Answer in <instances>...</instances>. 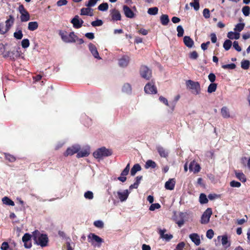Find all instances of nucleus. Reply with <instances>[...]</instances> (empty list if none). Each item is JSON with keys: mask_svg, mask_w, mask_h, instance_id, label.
<instances>
[{"mask_svg": "<svg viewBox=\"0 0 250 250\" xmlns=\"http://www.w3.org/2000/svg\"><path fill=\"white\" fill-rule=\"evenodd\" d=\"M32 236L35 244L42 248L46 247L48 245V237L46 234H42L36 230L33 232Z\"/></svg>", "mask_w": 250, "mask_h": 250, "instance_id": "f257e3e1", "label": "nucleus"}, {"mask_svg": "<svg viewBox=\"0 0 250 250\" xmlns=\"http://www.w3.org/2000/svg\"><path fill=\"white\" fill-rule=\"evenodd\" d=\"M113 154L111 149L107 148L104 146L97 149L93 153L94 158L99 160L103 159L104 157L110 156Z\"/></svg>", "mask_w": 250, "mask_h": 250, "instance_id": "f03ea898", "label": "nucleus"}, {"mask_svg": "<svg viewBox=\"0 0 250 250\" xmlns=\"http://www.w3.org/2000/svg\"><path fill=\"white\" fill-rule=\"evenodd\" d=\"M59 34L61 36L62 40L66 43L75 42L78 38V37L73 32L67 34L66 31L60 30Z\"/></svg>", "mask_w": 250, "mask_h": 250, "instance_id": "7ed1b4c3", "label": "nucleus"}, {"mask_svg": "<svg viewBox=\"0 0 250 250\" xmlns=\"http://www.w3.org/2000/svg\"><path fill=\"white\" fill-rule=\"evenodd\" d=\"M186 83L188 87L191 90V92L193 94L198 95L200 93V85L198 82H196L191 80H188L187 82Z\"/></svg>", "mask_w": 250, "mask_h": 250, "instance_id": "20e7f679", "label": "nucleus"}, {"mask_svg": "<svg viewBox=\"0 0 250 250\" xmlns=\"http://www.w3.org/2000/svg\"><path fill=\"white\" fill-rule=\"evenodd\" d=\"M18 11L21 14L20 19L21 22H26L30 20V15L23 5L21 4L19 6Z\"/></svg>", "mask_w": 250, "mask_h": 250, "instance_id": "39448f33", "label": "nucleus"}, {"mask_svg": "<svg viewBox=\"0 0 250 250\" xmlns=\"http://www.w3.org/2000/svg\"><path fill=\"white\" fill-rule=\"evenodd\" d=\"M212 214V210L211 208H208L201 216V223L207 224L209 222L210 218Z\"/></svg>", "mask_w": 250, "mask_h": 250, "instance_id": "423d86ee", "label": "nucleus"}, {"mask_svg": "<svg viewBox=\"0 0 250 250\" xmlns=\"http://www.w3.org/2000/svg\"><path fill=\"white\" fill-rule=\"evenodd\" d=\"M140 74L143 78H150L152 77V71L146 65H142L140 69Z\"/></svg>", "mask_w": 250, "mask_h": 250, "instance_id": "0eeeda50", "label": "nucleus"}, {"mask_svg": "<svg viewBox=\"0 0 250 250\" xmlns=\"http://www.w3.org/2000/svg\"><path fill=\"white\" fill-rule=\"evenodd\" d=\"M88 238L89 240L91 239V242L93 245H94V241L97 242L98 244V247H100L101 244L104 242V240L102 238L94 233H90L88 235ZM89 242H90V241H89Z\"/></svg>", "mask_w": 250, "mask_h": 250, "instance_id": "6e6552de", "label": "nucleus"}, {"mask_svg": "<svg viewBox=\"0 0 250 250\" xmlns=\"http://www.w3.org/2000/svg\"><path fill=\"white\" fill-rule=\"evenodd\" d=\"M88 49H89L90 53L92 55V56L95 59H97L98 60H101L102 59L101 57L99 55V52H98V51L97 50V47H96V46L94 44H93L92 43H89V44H88Z\"/></svg>", "mask_w": 250, "mask_h": 250, "instance_id": "1a4fd4ad", "label": "nucleus"}, {"mask_svg": "<svg viewBox=\"0 0 250 250\" xmlns=\"http://www.w3.org/2000/svg\"><path fill=\"white\" fill-rule=\"evenodd\" d=\"M71 22L75 28L78 29L82 26L83 21L80 18L79 16L76 15L71 20Z\"/></svg>", "mask_w": 250, "mask_h": 250, "instance_id": "9d476101", "label": "nucleus"}, {"mask_svg": "<svg viewBox=\"0 0 250 250\" xmlns=\"http://www.w3.org/2000/svg\"><path fill=\"white\" fill-rule=\"evenodd\" d=\"M146 93L147 94H156L157 90L156 86L151 83L146 84L144 88Z\"/></svg>", "mask_w": 250, "mask_h": 250, "instance_id": "9b49d317", "label": "nucleus"}, {"mask_svg": "<svg viewBox=\"0 0 250 250\" xmlns=\"http://www.w3.org/2000/svg\"><path fill=\"white\" fill-rule=\"evenodd\" d=\"M79 150V146H72V147L67 148V149L66 150V151H65V153H64V155L65 156H68L69 155H73L74 154L78 153Z\"/></svg>", "mask_w": 250, "mask_h": 250, "instance_id": "f8f14e48", "label": "nucleus"}, {"mask_svg": "<svg viewBox=\"0 0 250 250\" xmlns=\"http://www.w3.org/2000/svg\"><path fill=\"white\" fill-rule=\"evenodd\" d=\"M31 235L28 233H25L22 237V241L24 243V247L26 249H30L32 245L31 243L29 242Z\"/></svg>", "mask_w": 250, "mask_h": 250, "instance_id": "ddd939ff", "label": "nucleus"}, {"mask_svg": "<svg viewBox=\"0 0 250 250\" xmlns=\"http://www.w3.org/2000/svg\"><path fill=\"white\" fill-rule=\"evenodd\" d=\"M130 58L127 56H124L119 59L118 64L120 67H125L129 62Z\"/></svg>", "mask_w": 250, "mask_h": 250, "instance_id": "4468645a", "label": "nucleus"}, {"mask_svg": "<svg viewBox=\"0 0 250 250\" xmlns=\"http://www.w3.org/2000/svg\"><path fill=\"white\" fill-rule=\"evenodd\" d=\"M220 238H221L222 245L225 249H227L230 246L231 243L229 241L228 237L227 235H224L222 236H219L218 237V239H220Z\"/></svg>", "mask_w": 250, "mask_h": 250, "instance_id": "2eb2a0df", "label": "nucleus"}, {"mask_svg": "<svg viewBox=\"0 0 250 250\" xmlns=\"http://www.w3.org/2000/svg\"><path fill=\"white\" fill-rule=\"evenodd\" d=\"M176 181L174 179H170L165 184V188L167 189L172 190L174 189Z\"/></svg>", "mask_w": 250, "mask_h": 250, "instance_id": "dca6fc26", "label": "nucleus"}, {"mask_svg": "<svg viewBox=\"0 0 250 250\" xmlns=\"http://www.w3.org/2000/svg\"><path fill=\"white\" fill-rule=\"evenodd\" d=\"M189 169L191 171H194L195 173H197L200 171L201 167L200 165L194 161H192L190 163Z\"/></svg>", "mask_w": 250, "mask_h": 250, "instance_id": "f3484780", "label": "nucleus"}, {"mask_svg": "<svg viewBox=\"0 0 250 250\" xmlns=\"http://www.w3.org/2000/svg\"><path fill=\"white\" fill-rule=\"evenodd\" d=\"M123 11L125 16L128 18H133L134 14L131 9L126 5H124Z\"/></svg>", "mask_w": 250, "mask_h": 250, "instance_id": "a211bd4d", "label": "nucleus"}, {"mask_svg": "<svg viewBox=\"0 0 250 250\" xmlns=\"http://www.w3.org/2000/svg\"><path fill=\"white\" fill-rule=\"evenodd\" d=\"M157 150L161 157L167 158L168 156L169 153L165 148L161 146L157 147Z\"/></svg>", "mask_w": 250, "mask_h": 250, "instance_id": "6ab92c4d", "label": "nucleus"}, {"mask_svg": "<svg viewBox=\"0 0 250 250\" xmlns=\"http://www.w3.org/2000/svg\"><path fill=\"white\" fill-rule=\"evenodd\" d=\"M189 238L191 241L196 246H199L201 244V240L199 235L197 233H192L189 235Z\"/></svg>", "mask_w": 250, "mask_h": 250, "instance_id": "aec40b11", "label": "nucleus"}, {"mask_svg": "<svg viewBox=\"0 0 250 250\" xmlns=\"http://www.w3.org/2000/svg\"><path fill=\"white\" fill-rule=\"evenodd\" d=\"M129 192L127 189L124 191L123 192H118V195L119 198L121 202H124L128 198Z\"/></svg>", "mask_w": 250, "mask_h": 250, "instance_id": "412c9836", "label": "nucleus"}, {"mask_svg": "<svg viewBox=\"0 0 250 250\" xmlns=\"http://www.w3.org/2000/svg\"><path fill=\"white\" fill-rule=\"evenodd\" d=\"M166 231L165 229L163 230L161 229L159 231V234L162 238L165 239L167 241H169L172 239L173 235L171 234H165Z\"/></svg>", "mask_w": 250, "mask_h": 250, "instance_id": "4be33fe9", "label": "nucleus"}, {"mask_svg": "<svg viewBox=\"0 0 250 250\" xmlns=\"http://www.w3.org/2000/svg\"><path fill=\"white\" fill-rule=\"evenodd\" d=\"M90 7H87L82 8L81 10V15L92 16L93 15V10Z\"/></svg>", "mask_w": 250, "mask_h": 250, "instance_id": "5701e85b", "label": "nucleus"}, {"mask_svg": "<svg viewBox=\"0 0 250 250\" xmlns=\"http://www.w3.org/2000/svg\"><path fill=\"white\" fill-rule=\"evenodd\" d=\"M221 113L224 118H229L230 117L229 109L227 106H223L221 110Z\"/></svg>", "mask_w": 250, "mask_h": 250, "instance_id": "b1692460", "label": "nucleus"}, {"mask_svg": "<svg viewBox=\"0 0 250 250\" xmlns=\"http://www.w3.org/2000/svg\"><path fill=\"white\" fill-rule=\"evenodd\" d=\"M112 19L113 21H120L121 19V16L119 11L113 9L111 12Z\"/></svg>", "mask_w": 250, "mask_h": 250, "instance_id": "393cba45", "label": "nucleus"}, {"mask_svg": "<svg viewBox=\"0 0 250 250\" xmlns=\"http://www.w3.org/2000/svg\"><path fill=\"white\" fill-rule=\"evenodd\" d=\"M216 79H209L210 82L212 83H210L208 88V92L209 93L215 92L217 88V84L214 83Z\"/></svg>", "mask_w": 250, "mask_h": 250, "instance_id": "a878e982", "label": "nucleus"}, {"mask_svg": "<svg viewBox=\"0 0 250 250\" xmlns=\"http://www.w3.org/2000/svg\"><path fill=\"white\" fill-rule=\"evenodd\" d=\"M184 42L189 48L192 47L194 43L193 41L188 36L184 37Z\"/></svg>", "mask_w": 250, "mask_h": 250, "instance_id": "bb28decb", "label": "nucleus"}, {"mask_svg": "<svg viewBox=\"0 0 250 250\" xmlns=\"http://www.w3.org/2000/svg\"><path fill=\"white\" fill-rule=\"evenodd\" d=\"M235 175L236 177L240 181H241L243 183H245L247 181V178L245 175V174L243 172H238L237 171H235Z\"/></svg>", "mask_w": 250, "mask_h": 250, "instance_id": "cd10ccee", "label": "nucleus"}, {"mask_svg": "<svg viewBox=\"0 0 250 250\" xmlns=\"http://www.w3.org/2000/svg\"><path fill=\"white\" fill-rule=\"evenodd\" d=\"M141 169H142V167L139 164H137L134 165V166L133 167L131 168V172H130L131 175L132 176L135 175L136 173L138 171H141Z\"/></svg>", "mask_w": 250, "mask_h": 250, "instance_id": "c85d7f7f", "label": "nucleus"}, {"mask_svg": "<svg viewBox=\"0 0 250 250\" xmlns=\"http://www.w3.org/2000/svg\"><path fill=\"white\" fill-rule=\"evenodd\" d=\"M89 154V151L87 149L81 151L79 150L77 153V155H76V157L78 158L85 157L88 156Z\"/></svg>", "mask_w": 250, "mask_h": 250, "instance_id": "c756f323", "label": "nucleus"}, {"mask_svg": "<svg viewBox=\"0 0 250 250\" xmlns=\"http://www.w3.org/2000/svg\"><path fill=\"white\" fill-rule=\"evenodd\" d=\"M227 37L228 38L231 40H237L240 38V34L239 33L230 31L228 33Z\"/></svg>", "mask_w": 250, "mask_h": 250, "instance_id": "7c9ffc66", "label": "nucleus"}, {"mask_svg": "<svg viewBox=\"0 0 250 250\" xmlns=\"http://www.w3.org/2000/svg\"><path fill=\"white\" fill-rule=\"evenodd\" d=\"M39 24L37 21H31L28 23V29L30 31H34L38 27Z\"/></svg>", "mask_w": 250, "mask_h": 250, "instance_id": "2f4dec72", "label": "nucleus"}, {"mask_svg": "<svg viewBox=\"0 0 250 250\" xmlns=\"http://www.w3.org/2000/svg\"><path fill=\"white\" fill-rule=\"evenodd\" d=\"M161 22L163 25H167L169 22V19L167 15H162L160 17Z\"/></svg>", "mask_w": 250, "mask_h": 250, "instance_id": "473e14b6", "label": "nucleus"}, {"mask_svg": "<svg viewBox=\"0 0 250 250\" xmlns=\"http://www.w3.org/2000/svg\"><path fill=\"white\" fill-rule=\"evenodd\" d=\"M156 167V163L151 160H149L147 161L145 165V168L146 169L149 168L150 167L152 168H155Z\"/></svg>", "mask_w": 250, "mask_h": 250, "instance_id": "72a5a7b5", "label": "nucleus"}, {"mask_svg": "<svg viewBox=\"0 0 250 250\" xmlns=\"http://www.w3.org/2000/svg\"><path fill=\"white\" fill-rule=\"evenodd\" d=\"M14 21V17L10 15L9 16V19H7L5 21V25L10 29L11 27L13 25Z\"/></svg>", "mask_w": 250, "mask_h": 250, "instance_id": "f704fd0d", "label": "nucleus"}, {"mask_svg": "<svg viewBox=\"0 0 250 250\" xmlns=\"http://www.w3.org/2000/svg\"><path fill=\"white\" fill-rule=\"evenodd\" d=\"M2 202L3 204H5L6 205L14 206L15 205L14 202L12 201L7 197H4L3 198H2Z\"/></svg>", "mask_w": 250, "mask_h": 250, "instance_id": "c9c22d12", "label": "nucleus"}, {"mask_svg": "<svg viewBox=\"0 0 250 250\" xmlns=\"http://www.w3.org/2000/svg\"><path fill=\"white\" fill-rule=\"evenodd\" d=\"M199 202L201 204H205L208 203V200L204 193H201L199 197Z\"/></svg>", "mask_w": 250, "mask_h": 250, "instance_id": "e433bc0d", "label": "nucleus"}, {"mask_svg": "<svg viewBox=\"0 0 250 250\" xmlns=\"http://www.w3.org/2000/svg\"><path fill=\"white\" fill-rule=\"evenodd\" d=\"M5 159L9 162L13 163L16 161V158L12 155L5 153L4 154Z\"/></svg>", "mask_w": 250, "mask_h": 250, "instance_id": "4c0bfd02", "label": "nucleus"}, {"mask_svg": "<svg viewBox=\"0 0 250 250\" xmlns=\"http://www.w3.org/2000/svg\"><path fill=\"white\" fill-rule=\"evenodd\" d=\"M158 13V8L156 7L149 8L147 10V13L150 15H156Z\"/></svg>", "mask_w": 250, "mask_h": 250, "instance_id": "58836bf2", "label": "nucleus"}, {"mask_svg": "<svg viewBox=\"0 0 250 250\" xmlns=\"http://www.w3.org/2000/svg\"><path fill=\"white\" fill-rule=\"evenodd\" d=\"M232 45V42L229 40H226L223 43V47L226 50H229Z\"/></svg>", "mask_w": 250, "mask_h": 250, "instance_id": "ea45409f", "label": "nucleus"}, {"mask_svg": "<svg viewBox=\"0 0 250 250\" xmlns=\"http://www.w3.org/2000/svg\"><path fill=\"white\" fill-rule=\"evenodd\" d=\"M98 8L100 11H105L108 8V4L106 2L103 3L99 5Z\"/></svg>", "mask_w": 250, "mask_h": 250, "instance_id": "a19ab883", "label": "nucleus"}, {"mask_svg": "<svg viewBox=\"0 0 250 250\" xmlns=\"http://www.w3.org/2000/svg\"><path fill=\"white\" fill-rule=\"evenodd\" d=\"M245 24L244 23H240L237 24L234 29L236 32H241L244 28Z\"/></svg>", "mask_w": 250, "mask_h": 250, "instance_id": "79ce46f5", "label": "nucleus"}, {"mask_svg": "<svg viewBox=\"0 0 250 250\" xmlns=\"http://www.w3.org/2000/svg\"><path fill=\"white\" fill-rule=\"evenodd\" d=\"M9 29L6 27L5 25L4 24H0V34H4L7 31H8Z\"/></svg>", "mask_w": 250, "mask_h": 250, "instance_id": "37998d69", "label": "nucleus"}, {"mask_svg": "<svg viewBox=\"0 0 250 250\" xmlns=\"http://www.w3.org/2000/svg\"><path fill=\"white\" fill-rule=\"evenodd\" d=\"M14 37L18 40H21L23 37V34L21 30H19L14 33Z\"/></svg>", "mask_w": 250, "mask_h": 250, "instance_id": "c03bdc74", "label": "nucleus"}, {"mask_svg": "<svg viewBox=\"0 0 250 250\" xmlns=\"http://www.w3.org/2000/svg\"><path fill=\"white\" fill-rule=\"evenodd\" d=\"M250 66V62L248 60H244L241 62V67L244 69H248Z\"/></svg>", "mask_w": 250, "mask_h": 250, "instance_id": "a18cd8bd", "label": "nucleus"}, {"mask_svg": "<svg viewBox=\"0 0 250 250\" xmlns=\"http://www.w3.org/2000/svg\"><path fill=\"white\" fill-rule=\"evenodd\" d=\"M177 31L178 32L177 36L179 37H182L184 35V30L181 25H178L177 27Z\"/></svg>", "mask_w": 250, "mask_h": 250, "instance_id": "49530a36", "label": "nucleus"}, {"mask_svg": "<svg viewBox=\"0 0 250 250\" xmlns=\"http://www.w3.org/2000/svg\"><path fill=\"white\" fill-rule=\"evenodd\" d=\"M84 197L87 199L92 200L94 198V195L92 191H88L84 193Z\"/></svg>", "mask_w": 250, "mask_h": 250, "instance_id": "de8ad7c7", "label": "nucleus"}, {"mask_svg": "<svg viewBox=\"0 0 250 250\" xmlns=\"http://www.w3.org/2000/svg\"><path fill=\"white\" fill-rule=\"evenodd\" d=\"M0 250H12V249L10 248L7 242H4L1 244Z\"/></svg>", "mask_w": 250, "mask_h": 250, "instance_id": "09e8293b", "label": "nucleus"}, {"mask_svg": "<svg viewBox=\"0 0 250 250\" xmlns=\"http://www.w3.org/2000/svg\"><path fill=\"white\" fill-rule=\"evenodd\" d=\"M30 45L29 41L27 39H24L21 41V46L23 48H26Z\"/></svg>", "mask_w": 250, "mask_h": 250, "instance_id": "8fccbe9b", "label": "nucleus"}, {"mask_svg": "<svg viewBox=\"0 0 250 250\" xmlns=\"http://www.w3.org/2000/svg\"><path fill=\"white\" fill-rule=\"evenodd\" d=\"M250 8L248 6H245L242 8V12L245 16H248L250 15Z\"/></svg>", "mask_w": 250, "mask_h": 250, "instance_id": "3c124183", "label": "nucleus"}, {"mask_svg": "<svg viewBox=\"0 0 250 250\" xmlns=\"http://www.w3.org/2000/svg\"><path fill=\"white\" fill-rule=\"evenodd\" d=\"M94 226L99 229H102L104 227V224L103 221L100 220L96 221L94 223Z\"/></svg>", "mask_w": 250, "mask_h": 250, "instance_id": "603ef678", "label": "nucleus"}, {"mask_svg": "<svg viewBox=\"0 0 250 250\" xmlns=\"http://www.w3.org/2000/svg\"><path fill=\"white\" fill-rule=\"evenodd\" d=\"M160 208H161V205L159 203L152 204L149 207V210L154 211L156 209H159Z\"/></svg>", "mask_w": 250, "mask_h": 250, "instance_id": "864d4df0", "label": "nucleus"}, {"mask_svg": "<svg viewBox=\"0 0 250 250\" xmlns=\"http://www.w3.org/2000/svg\"><path fill=\"white\" fill-rule=\"evenodd\" d=\"M103 24V22L101 20H97L96 21H93L91 22V25L94 26H101Z\"/></svg>", "mask_w": 250, "mask_h": 250, "instance_id": "5fc2aeb1", "label": "nucleus"}, {"mask_svg": "<svg viewBox=\"0 0 250 250\" xmlns=\"http://www.w3.org/2000/svg\"><path fill=\"white\" fill-rule=\"evenodd\" d=\"M123 91L126 92H130L131 91V85L128 83L125 84L123 86Z\"/></svg>", "mask_w": 250, "mask_h": 250, "instance_id": "6e6d98bb", "label": "nucleus"}, {"mask_svg": "<svg viewBox=\"0 0 250 250\" xmlns=\"http://www.w3.org/2000/svg\"><path fill=\"white\" fill-rule=\"evenodd\" d=\"M214 231L212 229H209L207 231L206 236L208 238L211 239L214 236Z\"/></svg>", "mask_w": 250, "mask_h": 250, "instance_id": "4d7b16f0", "label": "nucleus"}, {"mask_svg": "<svg viewBox=\"0 0 250 250\" xmlns=\"http://www.w3.org/2000/svg\"><path fill=\"white\" fill-rule=\"evenodd\" d=\"M230 185L231 187L233 188H239L241 187V184L240 182L235 181H232L230 182Z\"/></svg>", "mask_w": 250, "mask_h": 250, "instance_id": "13d9d810", "label": "nucleus"}, {"mask_svg": "<svg viewBox=\"0 0 250 250\" xmlns=\"http://www.w3.org/2000/svg\"><path fill=\"white\" fill-rule=\"evenodd\" d=\"M236 65L234 63H230L229 64H225L222 66L224 69H233L235 68Z\"/></svg>", "mask_w": 250, "mask_h": 250, "instance_id": "bf43d9fd", "label": "nucleus"}, {"mask_svg": "<svg viewBox=\"0 0 250 250\" xmlns=\"http://www.w3.org/2000/svg\"><path fill=\"white\" fill-rule=\"evenodd\" d=\"M190 5L193 7L195 10L197 11L199 9V2L193 1L189 3Z\"/></svg>", "mask_w": 250, "mask_h": 250, "instance_id": "052dcab7", "label": "nucleus"}, {"mask_svg": "<svg viewBox=\"0 0 250 250\" xmlns=\"http://www.w3.org/2000/svg\"><path fill=\"white\" fill-rule=\"evenodd\" d=\"M203 14L205 18L208 19L210 17V11L209 9L205 8L203 10Z\"/></svg>", "mask_w": 250, "mask_h": 250, "instance_id": "680f3d73", "label": "nucleus"}, {"mask_svg": "<svg viewBox=\"0 0 250 250\" xmlns=\"http://www.w3.org/2000/svg\"><path fill=\"white\" fill-rule=\"evenodd\" d=\"M233 47L238 52H240L242 50L241 47L239 45L238 42L237 41H234L233 42Z\"/></svg>", "mask_w": 250, "mask_h": 250, "instance_id": "e2e57ef3", "label": "nucleus"}, {"mask_svg": "<svg viewBox=\"0 0 250 250\" xmlns=\"http://www.w3.org/2000/svg\"><path fill=\"white\" fill-rule=\"evenodd\" d=\"M67 0H59L57 2V5L59 7H61L63 5H65L67 4Z\"/></svg>", "mask_w": 250, "mask_h": 250, "instance_id": "0e129e2a", "label": "nucleus"}, {"mask_svg": "<svg viewBox=\"0 0 250 250\" xmlns=\"http://www.w3.org/2000/svg\"><path fill=\"white\" fill-rule=\"evenodd\" d=\"M185 246V243L183 242H182L177 245L176 248L174 250H183V249L184 248Z\"/></svg>", "mask_w": 250, "mask_h": 250, "instance_id": "69168bd1", "label": "nucleus"}, {"mask_svg": "<svg viewBox=\"0 0 250 250\" xmlns=\"http://www.w3.org/2000/svg\"><path fill=\"white\" fill-rule=\"evenodd\" d=\"M198 55L196 51L192 52L189 55V57L192 59H196L198 57Z\"/></svg>", "mask_w": 250, "mask_h": 250, "instance_id": "338daca9", "label": "nucleus"}, {"mask_svg": "<svg viewBox=\"0 0 250 250\" xmlns=\"http://www.w3.org/2000/svg\"><path fill=\"white\" fill-rule=\"evenodd\" d=\"M247 161H248L247 166L250 170V158H249L248 159H247L246 157H243L242 158V163H244Z\"/></svg>", "mask_w": 250, "mask_h": 250, "instance_id": "774afa93", "label": "nucleus"}]
</instances>
